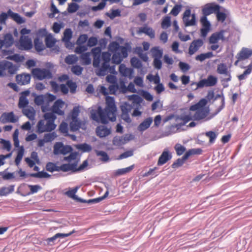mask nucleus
Instances as JSON below:
<instances>
[{"mask_svg": "<svg viewBox=\"0 0 252 252\" xmlns=\"http://www.w3.org/2000/svg\"><path fill=\"white\" fill-rule=\"evenodd\" d=\"M111 115H112V113H107L106 108L104 110L100 106H99L96 111L91 113V118L98 123L106 125L110 121V118H111Z\"/></svg>", "mask_w": 252, "mask_h": 252, "instance_id": "f257e3e1", "label": "nucleus"}, {"mask_svg": "<svg viewBox=\"0 0 252 252\" xmlns=\"http://www.w3.org/2000/svg\"><path fill=\"white\" fill-rule=\"evenodd\" d=\"M8 18L12 19L18 24H22L25 22V19L17 13H15L10 9L7 12H2L0 14V24H5Z\"/></svg>", "mask_w": 252, "mask_h": 252, "instance_id": "f03ea898", "label": "nucleus"}, {"mask_svg": "<svg viewBox=\"0 0 252 252\" xmlns=\"http://www.w3.org/2000/svg\"><path fill=\"white\" fill-rule=\"evenodd\" d=\"M106 111L107 113H112V116L110 118V121L114 122L116 120L117 106L115 104L114 97L111 96L106 97Z\"/></svg>", "mask_w": 252, "mask_h": 252, "instance_id": "7ed1b4c3", "label": "nucleus"}, {"mask_svg": "<svg viewBox=\"0 0 252 252\" xmlns=\"http://www.w3.org/2000/svg\"><path fill=\"white\" fill-rule=\"evenodd\" d=\"M32 73L33 77L38 80H42L46 78L50 79L53 77L51 71L46 68H33Z\"/></svg>", "mask_w": 252, "mask_h": 252, "instance_id": "20e7f679", "label": "nucleus"}, {"mask_svg": "<svg viewBox=\"0 0 252 252\" xmlns=\"http://www.w3.org/2000/svg\"><path fill=\"white\" fill-rule=\"evenodd\" d=\"M218 82V78L217 77L209 75L206 79H203L200 80L197 83V87L192 89L193 90H196L198 88H202L204 87H212L215 86Z\"/></svg>", "mask_w": 252, "mask_h": 252, "instance_id": "39448f33", "label": "nucleus"}, {"mask_svg": "<svg viewBox=\"0 0 252 252\" xmlns=\"http://www.w3.org/2000/svg\"><path fill=\"white\" fill-rule=\"evenodd\" d=\"M183 21L186 27L195 25L196 24L195 14H191V10L189 8L186 9L183 14Z\"/></svg>", "mask_w": 252, "mask_h": 252, "instance_id": "423d86ee", "label": "nucleus"}, {"mask_svg": "<svg viewBox=\"0 0 252 252\" xmlns=\"http://www.w3.org/2000/svg\"><path fill=\"white\" fill-rule=\"evenodd\" d=\"M73 150L72 147L70 145H64L63 142H57L54 146V154L58 155L59 154L65 155L71 152Z\"/></svg>", "mask_w": 252, "mask_h": 252, "instance_id": "0eeeda50", "label": "nucleus"}, {"mask_svg": "<svg viewBox=\"0 0 252 252\" xmlns=\"http://www.w3.org/2000/svg\"><path fill=\"white\" fill-rule=\"evenodd\" d=\"M195 113L193 116V121H199L203 120L204 121H207L206 120L210 113V109L209 107L205 108V109H200L195 110Z\"/></svg>", "mask_w": 252, "mask_h": 252, "instance_id": "6e6552de", "label": "nucleus"}, {"mask_svg": "<svg viewBox=\"0 0 252 252\" xmlns=\"http://www.w3.org/2000/svg\"><path fill=\"white\" fill-rule=\"evenodd\" d=\"M219 98H221V105L217 108L216 112L210 115L206 120H211L218 114L225 107V97L222 91H221L220 94H217L216 95H214L213 102Z\"/></svg>", "mask_w": 252, "mask_h": 252, "instance_id": "1a4fd4ad", "label": "nucleus"}, {"mask_svg": "<svg viewBox=\"0 0 252 252\" xmlns=\"http://www.w3.org/2000/svg\"><path fill=\"white\" fill-rule=\"evenodd\" d=\"M220 9V6L215 3H208L206 4L202 8V13L203 15L208 16L213 13H216Z\"/></svg>", "mask_w": 252, "mask_h": 252, "instance_id": "9d476101", "label": "nucleus"}, {"mask_svg": "<svg viewBox=\"0 0 252 252\" xmlns=\"http://www.w3.org/2000/svg\"><path fill=\"white\" fill-rule=\"evenodd\" d=\"M217 71L219 74L228 75V77L222 79L221 82H228L231 80L232 77L230 71H228L227 66L225 64L221 63L218 64Z\"/></svg>", "mask_w": 252, "mask_h": 252, "instance_id": "9b49d317", "label": "nucleus"}, {"mask_svg": "<svg viewBox=\"0 0 252 252\" xmlns=\"http://www.w3.org/2000/svg\"><path fill=\"white\" fill-rule=\"evenodd\" d=\"M131 134H126L125 135L119 136H116L114 137L112 143L114 146L120 147L131 139Z\"/></svg>", "mask_w": 252, "mask_h": 252, "instance_id": "f8f14e48", "label": "nucleus"}, {"mask_svg": "<svg viewBox=\"0 0 252 252\" xmlns=\"http://www.w3.org/2000/svg\"><path fill=\"white\" fill-rule=\"evenodd\" d=\"M21 50H29L32 47V41L28 36H22L19 40Z\"/></svg>", "mask_w": 252, "mask_h": 252, "instance_id": "ddd939ff", "label": "nucleus"}, {"mask_svg": "<svg viewBox=\"0 0 252 252\" xmlns=\"http://www.w3.org/2000/svg\"><path fill=\"white\" fill-rule=\"evenodd\" d=\"M203 45V41L202 39H197L193 40L189 45V54L190 55H192L197 51L199 48H200Z\"/></svg>", "mask_w": 252, "mask_h": 252, "instance_id": "4468645a", "label": "nucleus"}, {"mask_svg": "<svg viewBox=\"0 0 252 252\" xmlns=\"http://www.w3.org/2000/svg\"><path fill=\"white\" fill-rule=\"evenodd\" d=\"M171 158V153H170L168 150L164 149L158 158L157 164L158 166H161L166 163Z\"/></svg>", "mask_w": 252, "mask_h": 252, "instance_id": "2eb2a0df", "label": "nucleus"}, {"mask_svg": "<svg viewBox=\"0 0 252 252\" xmlns=\"http://www.w3.org/2000/svg\"><path fill=\"white\" fill-rule=\"evenodd\" d=\"M31 76L30 74L23 73L16 76V81L18 84L25 85L30 83Z\"/></svg>", "mask_w": 252, "mask_h": 252, "instance_id": "dca6fc26", "label": "nucleus"}, {"mask_svg": "<svg viewBox=\"0 0 252 252\" xmlns=\"http://www.w3.org/2000/svg\"><path fill=\"white\" fill-rule=\"evenodd\" d=\"M252 55V49L243 47L236 55V58L238 60H245L249 59Z\"/></svg>", "mask_w": 252, "mask_h": 252, "instance_id": "f3484780", "label": "nucleus"}, {"mask_svg": "<svg viewBox=\"0 0 252 252\" xmlns=\"http://www.w3.org/2000/svg\"><path fill=\"white\" fill-rule=\"evenodd\" d=\"M110 133V129L105 126H99L96 128V135L99 137H105L109 135Z\"/></svg>", "mask_w": 252, "mask_h": 252, "instance_id": "a211bd4d", "label": "nucleus"}, {"mask_svg": "<svg viewBox=\"0 0 252 252\" xmlns=\"http://www.w3.org/2000/svg\"><path fill=\"white\" fill-rule=\"evenodd\" d=\"M153 122V118L148 117L145 119L137 127V129L139 131L143 132L148 128Z\"/></svg>", "mask_w": 252, "mask_h": 252, "instance_id": "6ab92c4d", "label": "nucleus"}, {"mask_svg": "<svg viewBox=\"0 0 252 252\" xmlns=\"http://www.w3.org/2000/svg\"><path fill=\"white\" fill-rule=\"evenodd\" d=\"M137 33H145L148 35L151 38H154L155 37V31L152 28L147 26L140 28L137 31Z\"/></svg>", "mask_w": 252, "mask_h": 252, "instance_id": "aec40b11", "label": "nucleus"}, {"mask_svg": "<svg viewBox=\"0 0 252 252\" xmlns=\"http://www.w3.org/2000/svg\"><path fill=\"white\" fill-rule=\"evenodd\" d=\"M208 103V100L206 98H201L197 103L192 105L189 107L190 111H195V110L205 109V106Z\"/></svg>", "mask_w": 252, "mask_h": 252, "instance_id": "412c9836", "label": "nucleus"}, {"mask_svg": "<svg viewBox=\"0 0 252 252\" xmlns=\"http://www.w3.org/2000/svg\"><path fill=\"white\" fill-rule=\"evenodd\" d=\"M119 72L122 76L124 77L129 76L131 78L133 70L132 68L126 67L124 64H121L119 66Z\"/></svg>", "mask_w": 252, "mask_h": 252, "instance_id": "4be33fe9", "label": "nucleus"}, {"mask_svg": "<svg viewBox=\"0 0 252 252\" xmlns=\"http://www.w3.org/2000/svg\"><path fill=\"white\" fill-rule=\"evenodd\" d=\"M73 32L71 29L67 28L66 29L63 33V41L66 44L69 43L70 44V46H73V44L70 42V39L72 37Z\"/></svg>", "mask_w": 252, "mask_h": 252, "instance_id": "5701e85b", "label": "nucleus"}, {"mask_svg": "<svg viewBox=\"0 0 252 252\" xmlns=\"http://www.w3.org/2000/svg\"><path fill=\"white\" fill-rule=\"evenodd\" d=\"M81 121L78 119H71V121L69 124L70 131L74 132L79 130L81 127Z\"/></svg>", "mask_w": 252, "mask_h": 252, "instance_id": "b1692460", "label": "nucleus"}, {"mask_svg": "<svg viewBox=\"0 0 252 252\" xmlns=\"http://www.w3.org/2000/svg\"><path fill=\"white\" fill-rule=\"evenodd\" d=\"M3 116H4L5 119H3L1 120V122L3 123H5L6 122H9L10 123H15L17 122V119L15 118V116L13 112H10L9 113H3L1 117L2 118Z\"/></svg>", "mask_w": 252, "mask_h": 252, "instance_id": "393cba45", "label": "nucleus"}, {"mask_svg": "<svg viewBox=\"0 0 252 252\" xmlns=\"http://www.w3.org/2000/svg\"><path fill=\"white\" fill-rule=\"evenodd\" d=\"M2 40L5 44V47L6 48L11 47L14 43V38L12 34L10 33H6L3 37V39Z\"/></svg>", "mask_w": 252, "mask_h": 252, "instance_id": "a878e982", "label": "nucleus"}, {"mask_svg": "<svg viewBox=\"0 0 252 252\" xmlns=\"http://www.w3.org/2000/svg\"><path fill=\"white\" fill-rule=\"evenodd\" d=\"M77 166V162H75L72 163H64L61 165L62 171L63 172H68L70 170L75 173V166Z\"/></svg>", "mask_w": 252, "mask_h": 252, "instance_id": "bb28decb", "label": "nucleus"}, {"mask_svg": "<svg viewBox=\"0 0 252 252\" xmlns=\"http://www.w3.org/2000/svg\"><path fill=\"white\" fill-rule=\"evenodd\" d=\"M14 185H10L8 187H3L0 189V195L7 196L10 193L13 192L14 190Z\"/></svg>", "mask_w": 252, "mask_h": 252, "instance_id": "cd10ccee", "label": "nucleus"}, {"mask_svg": "<svg viewBox=\"0 0 252 252\" xmlns=\"http://www.w3.org/2000/svg\"><path fill=\"white\" fill-rule=\"evenodd\" d=\"M56 39L50 34L45 39V43L47 48H52L54 46L56 42Z\"/></svg>", "mask_w": 252, "mask_h": 252, "instance_id": "c85d7f7f", "label": "nucleus"}, {"mask_svg": "<svg viewBox=\"0 0 252 252\" xmlns=\"http://www.w3.org/2000/svg\"><path fill=\"white\" fill-rule=\"evenodd\" d=\"M6 69H8V72L10 75L15 74L18 69V66L14 65L12 63L5 61Z\"/></svg>", "mask_w": 252, "mask_h": 252, "instance_id": "c756f323", "label": "nucleus"}, {"mask_svg": "<svg viewBox=\"0 0 252 252\" xmlns=\"http://www.w3.org/2000/svg\"><path fill=\"white\" fill-rule=\"evenodd\" d=\"M188 159V158L185 154L181 158H178L175 162L172 163L171 165L172 168H177L182 166L184 163L185 161Z\"/></svg>", "mask_w": 252, "mask_h": 252, "instance_id": "7c9ffc66", "label": "nucleus"}, {"mask_svg": "<svg viewBox=\"0 0 252 252\" xmlns=\"http://www.w3.org/2000/svg\"><path fill=\"white\" fill-rule=\"evenodd\" d=\"M34 48L38 52H40L45 49L42 41L40 40L38 37H36L34 39Z\"/></svg>", "mask_w": 252, "mask_h": 252, "instance_id": "2f4dec72", "label": "nucleus"}, {"mask_svg": "<svg viewBox=\"0 0 252 252\" xmlns=\"http://www.w3.org/2000/svg\"><path fill=\"white\" fill-rule=\"evenodd\" d=\"M134 167V164H133L129 167L119 169L115 171V175L116 176L124 175L127 173L131 171Z\"/></svg>", "mask_w": 252, "mask_h": 252, "instance_id": "473e14b6", "label": "nucleus"}, {"mask_svg": "<svg viewBox=\"0 0 252 252\" xmlns=\"http://www.w3.org/2000/svg\"><path fill=\"white\" fill-rule=\"evenodd\" d=\"M75 147L83 153L89 152L92 150V146L86 143L77 144L75 146Z\"/></svg>", "mask_w": 252, "mask_h": 252, "instance_id": "72a5a7b5", "label": "nucleus"}, {"mask_svg": "<svg viewBox=\"0 0 252 252\" xmlns=\"http://www.w3.org/2000/svg\"><path fill=\"white\" fill-rule=\"evenodd\" d=\"M152 52V56L154 59L155 58H161L163 55V50L159 49V47L156 46L151 49Z\"/></svg>", "mask_w": 252, "mask_h": 252, "instance_id": "f704fd0d", "label": "nucleus"}, {"mask_svg": "<svg viewBox=\"0 0 252 252\" xmlns=\"http://www.w3.org/2000/svg\"><path fill=\"white\" fill-rule=\"evenodd\" d=\"M22 113L25 116H26L30 120H34L35 111L32 108V109L24 108L22 110Z\"/></svg>", "mask_w": 252, "mask_h": 252, "instance_id": "c9c22d12", "label": "nucleus"}, {"mask_svg": "<svg viewBox=\"0 0 252 252\" xmlns=\"http://www.w3.org/2000/svg\"><path fill=\"white\" fill-rule=\"evenodd\" d=\"M121 45L117 41H112L109 45V51L112 53L119 52Z\"/></svg>", "mask_w": 252, "mask_h": 252, "instance_id": "e433bc0d", "label": "nucleus"}, {"mask_svg": "<svg viewBox=\"0 0 252 252\" xmlns=\"http://www.w3.org/2000/svg\"><path fill=\"white\" fill-rule=\"evenodd\" d=\"M120 52L114 53L112 57V63L116 64H120L123 60Z\"/></svg>", "mask_w": 252, "mask_h": 252, "instance_id": "4c0bfd02", "label": "nucleus"}, {"mask_svg": "<svg viewBox=\"0 0 252 252\" xmlns=\"http://www.w3.org/2000/svg\"><path fill=\"white\" fill-rule=\"evenodd\" d=\"M131 65L135 68L139 69L142 67V63L141 61L136 57H133L130 59Z\"/></svg>", "mask_w": 252, "mask_h": 252, "instance_id": "58836bf2", "label": "nucleus"}, {"mask_svg": "<svg viewBox=\"0 0 252 252\" xmlns=\"http://www.w3.org/2000/svg\"><path fill=\"white\" fill-rule=\"evenodd\" d=\"M108 69V63H103L101 66L99 68L97 75L99 76H105Z\"/></svg>", "mask_w": 252, "mask_h": 252, "instance_id": "ea45409f", "label": "nucleus"}, {"mask_svg": "<svg viewBox=\"0 0 252 252\" xmlns=\"http://www.w3.org/2000/svg\"><path fill=\"white\" fill-rule=\"evenodd\" d=\"M96 154L97 156H100V160L104 162L109 160V157L107 153L103 151H96Z\"/></svg>", "mask_w": 252, "mask_h": 252, "instance_id": "a19ab883", "label": "nucleus"}, {"mask_svg": "<svg viewBox=\"0 0 252 252\" xmlns=\"http://www.w3.org/2000/svg\"><path fill=\"white\" fill-rule=\"evenodd\" d=\"M90 56V53L89 52L83 53L81 55L80 58L84 64L89 65L91 63V59Z\"/></svg>", "mask_w": 252, "mask_h": 252, "instance_id": "79ce46f5", "label": "nucleus"}, {"mask_svg": "<svg viewBox=\"0 0 252 252\" xmlns=\"http://www.w3.org/2000/svg\"><path fill=\"white\" fill-rule=\"evenodd\" d=\"M111 13L107 12L106 15L111 19H114L116 17H120L121 15V11L119 9H111Z\"/></svg>", "mask_w": 252, "mask_h": 252, "instance_id": "37998d69", "label": "nucleus"}, {"mask_svg": "<svg viewBox=\"0 0 252 252\" xmlns=\"http://www.w3.org/2000/svg\"><path fill=\"white\" fill-rule=\"evenodd\" d=\"M202 150L200 148H194L189 150L185 153L188 158L191 155H200L202 154Z\"/></svg>", "mask_w": 252, "mask_h": 252, "instance_id": "c03bdc74", "label": "nucleus"}, {"mask_svg": "<svg viewBox=\"0 0 252 252\" xmlns=\"http://www.w3.org/2000/svg\"><path fill=\"white\" fill-rule=\"evenodd\" d=\"M171 17L168 15L165 16L163 18L161 22V27L163 29H166L171 26Z\"/></svg>", "mask_w": 252, "mask_h": 252, "instance_id": "a18cd8bd", "label": "nucleus"}, {"mask_svg": "<svg viewBox=\"0 0 252 252\" xmlns=\"http://www.w3.org/2000/svg\"><path fill=\"white\" fill-rule=\"evenodd\" d=\"M24 152V149L23 146L20 148V149L17 152L16 157L15 159V162L16 165H18L22 159Z\"/></svg>", "mask_w": 252, "mask_h": 252, "instance_id": "49530a36", "label": "nucleus"}, {"mask_svg": "<svg viewBox=\"0 0 252 252\" xmlns=\"http://www.w3.org/2000/svg\"><path fill=\"white\" fill-rule=\"evenodd\" d=\"M36 132L40 134L45 132L46 125L44 124V121L43 120H39L36 125Z\"/></svg>", "mask_w": 252, "mask_h": 252, "instance_id": "de8ad7c7", "label": "nucleus"}, {"mask_svg": "<svg viewBox=\"0 0 252 252\" xmlns=\"http://www.w3.org/2000/svg\"><path fill=\"white\" fill-rule=\"evenodd\" d=\"M28 186L30 189V191L27 194V195H28L35 193L37 192L38 190H41L42 189V187L39 185H28Z\"/></svg>", "mask_w": 252, "mask_h": 252, "instance_id": "09e8293b", "label": "nucleus"}, {"mask_svg": "<svg viewBox=\"0 0 252 252\" xmlns=\"http://www.w3.org/2000/svg\"><path fill=\"white\" fill-rule=\"evenodd\" d=\"M129 100H133L134 103L140 105L143 101V99L141 96L137 94H133L128 96Z\"/></svg>", "mask_w": 252, "mask_h": 252, "instance_id": "8fccbe9b", "label": "nucleus"}, {"mask_svg": "<svg viewBox=\"0 0 252 252\" xmlns=\"http://www.w3.org/2000/svg\"><path fill=\"white\" fill-rule=\"evenodd\" d=\"M66 84L70 89V92L71 94H75L76 93L77 86L75 82H73L72 80H69L67 81Z\"/></svg>", "mask_w": 252, "mask_h": 252, "instance_id": "3c124183", "label": "nucleus"}, {"mask_svg": "<svg viewBox=\"0 0 252 252\" xmlns=\"http://www.w3.org/2000/svg\"><path fill=\"white\" fill-rule=\"evenodd\" d=\"M226 32V30H221L219 32H216L219 40H221L222 41H228L229 39V36L225 37L224 33Z\"/></svg>", "mask_w": 252, "mask_h": 252, "instance_id": "603ef678", "label": "nucleus"}, {"mask_svg": "<svg viewBox=\"0 0 252 252\" xmlns=\"http://www.w3.org/2000/svg\"><path fill=\"white\" fill-rule=\"evenodd\" d=\"M79 188V187H76L73 188L72 189L66 191L65 194L69 197L76 200L78 196L76 195L75 193L77 191V190Z\"/></svg>", "mask_w": 252, "mask_h": 252, "instance_id": "864d4df0", "label": "nucleus"}, {"mask_svg": "<svg viewBox=\"0 0 252 252\" xmlns=\"http://www.w3.org/2000/svg\"><path fill=\"white\" fill-rule=\"evenodd\" d=\"M174 149L176 152V154L178 156H180L183 154L186 151V148L183 145L180 144H176L174 146Z\"/></svg>", "mask_w": 252, "mask_h": 252, "instance_id": "5fc2aeb1", "label": "nucleus"}, {"mask_svg": "<svg viewBox=\"0 0 252 252\" xmlns=\"http://www.w3.org/2000/svg\"><path fill=\"white\" fill-rule=\"evenodd\" d=\"M7 59L14 61L17 63L21 62L24 59V57L20 56L18 54H15L13 55L9 56L6 58Z\"/></svg>", "mask_w": 252, "mask_h": 252, "instance_id": "6e6d98bb", "label": "nucleus"}, {"mask_svg": "<svg viewBox=\"0 0 252 252\" xmlns=\"http://www.w3.org/2000/svg\"><path fill=\"white\" fill-rule=\"evenodd\" d=\"M79 8V5L76 2H71L68 4L67 11L70 13L76 12Z\"/></svg>", "mask_w": 252, "mask_h": 252, "instance_id": "4d7b16f0", "label": "nucleus"}, {"mask_svg": "<svg viewBox=\"0 0 252 252\" xmlns=\"http://www.w3.org/2000/svg\"><path fill=\"white\" fill-rule=\"evenodd\" d=\"M29 103V100L27 97H19V102H18V107L19 108L24 109L26 107H27Z\"/></svg>", "mask_w": 252, "mask_h": 252, "instance_id": "13d9d810", "label": "nucleus"}, {"mask_svg": "<svg viewBox=\"0 0 252 252\" xmlns=\"http://www.w3.org/2000/svg\"><path fill=\"white\" fill-rule=\"evenodd\" d=\"M134 154L133 150H129L121 154L118 158V160L123 159L132 156Z\"/></svg>", "mask_w": 252, "mask_h": 252, "instance_id": "bf43d9fd", "label": "nucleus"}, {"mask_svg": "<svg viewBox=\"0 0 252 252\" xmlns=\"http://www.w3.org/2000/svg\"><path fill=\"white\" fill-rule=\"evenodd\" d=\"M44 118L47 122H55L57 119V116L53 112H48L44 114Z\"/></svg>", "mask_w": 252, "mask_h": 252, "instance_id": "052dcab7", "label": "nucleus"}, {"mask_svg": "<svg viewBox=\"0 0 252 252\" xmlns=\"http://www.w3.org/2000/svg\"><path fill=\"white\" fill-rule=\"evenodd\" d=\"M32 94L35 96L34 103L36 105L39 106L43 104L44 99L43 94L36 95V94Z\"/></svg>", "mask_w": 252, "mask_h": 252, "instance_id": "680f3d73", "label": "nucleus"}, {"mask_svg": "<svg viewBox=\"0 0 252 252\" xmlns=\"http://www.w3.org/2000/svg\"><path fill=\"white\" fill-rule=\"evenodd\" d=\"M206 136L209 137V142L211 144L214 143L217 137V134H216L213 131H209L205 133Z\"/></svg>", "mask_w": 252, "mask_h": 252, "instance_id": "e2e57ef3", "label": "nucleus"}, {"mask_svg": "<svg viewBox=\"0 0 252 252\" xmlns=\"http://www.w3.org/2000/svg\"><path fill=\"white\" fill-rule=\"evenodd\" d=\"M0 143L3 145V149L10 151L11 148V144L9 140L0 138Z\"/></svg>", "mask_w": 252, "mask_h": 252, "instance_id": "0e129e2a", "label": "nucleus"}, {"mask_svg": "<svg viewBox=\"0 0 252 252\" xmlns=\"http://www.w3.org/2000/svg\"><path fill=\"white\" fill-rule=\"evenodd\" d=\"M182 5L181 4H176L172 9L170 12V14L176 16L178 15L181 10Z\"/></svg>", "mask_w": 252, "mask_h": 252, "instance_id": "69168bd1", "label": "nucleus"}, {"mask_svg": "<svg viewBox=\"0 0 252 252\" xmlns=\"http://www.w3.org/2000/svg\"><path fill=\"white\" fill-rule=\"evenodd\" d=\"M88 36L86 34H81L76 41L77 45H82L88 41Z\"/></svg>", "mask_w": 252, "mask_h": 252, "instance_id": "338daca9", "label": "nucleus"}, {"mask_svg": "<svg viewBox=\"0 0 252 252\" xmlns=\"http://www.w3.org/2000/svg\"><path fill=\"white\" fill-rule=\"evenodd\" d=\"M98 42L97 38L94 36L90 37L88 38L87 45L88 47H92L95 46Z\"/></svg>", "mask_w": 252, "mask_h": 252, "instance_id": "774afa93", "label": "nucleus"}]
</instances>
